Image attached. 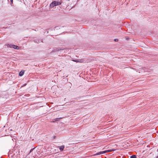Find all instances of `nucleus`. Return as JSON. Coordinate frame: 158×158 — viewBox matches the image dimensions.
<instances>
[{
  "instance_id": "1a4fd4ad",
  "label": "nucleus",
  "mask_w": 158,
  "mask_h": 158,
  "mask_svg": "<svg viewBox=\"0 0 158 158\" xmlns=\"http://www.w3.org/2000/svg\"><path fill=\"white\" fill-rule=\"evenodd\" d=\"M78 61L79 63H83L84 62L85 60L84 59H78Z\"/></svg>"
},
{
  "instance_id": "20e7f679",
  "label": "nucleus",
  "mask_w": 158,
  "mask_h": 158,
  "mask_svg": "<svg viewBox=\"0 0 158 158\" xmlns=\"http://www.w3.org/2000/svg\"><path fill=\"white\" fill-rule=\"evenodd\" d=\"M58 148H59L60 149V151H63L64 148V146L62 145L60 146H58Z\"/></svg>"
},
{
  "instance_id": "f257e3e1",
  "label": "nucleus",
  "mask_w": 158,
  "mask_h": 158,
  "mask_svg": "<svg viewBox=\"0 0 158 158\" xmlns=\"http://www.w3.org/2000/svg\"><path fill=\"white\" fill-rule=\"evenodd\" d=\"M61 4V2L54 1L52 2L50 5V7L51 8H53L55 6L57 5H60Z\"/></svg>"
},
{
  "instance_id": "9b49d317",
  "label": "nucleus",
  "mask_w": 158,
  "mask_h": 158,
  "mask_svg": "<svg viewBox=\"0 0 158 158\" xmlns=\"http://www.w3.org/2000/svg\"><path fill=\"white\" fill-rule=\"evenodd\" d=\"M131 158H136V157L135 155H133L131 156Z\"/></svg>"
},
{
  "instance_id": "6e6552de",
  "label": "nucleus",
  "mask_w": 158,
  "mask_h": 158,
  "mask_svg": "<svg viewBox=\"0 0 158 158\" xmlns=\"http://www.w3.org/2000/svg\"><path fill=\"white\" fill-rule=\"evenodd\" d=\"M13 48L15 49H19V47L17 46H16L15 45H14Z\"/></svg>"
},
{
  "instance_id": "4468645a",
  "label": "nucleus",
  "mask_w": 158,
  "mask_h": 158,
  "mask_svg": "<svg viewBox=\"0 0 158 158\" xmlns=\"http://www.w3.org/2000/svg\"><path fill=\"white\" fill-rule=\"evenodd\" d=\"M116 40H117V39H115V41H116Z\"/></svg>"
},
{
  "instance_id": "9d476101",
  "label": "nucleus",
  "mask_w": 158,
  "mask_h": 158,
  "mask_svg": "<svg viewBox=\"0 0 158 158\" xmlns=\"http://www.w3.org/2000/svg\"><path fill=\"white\" fill-rule=\"evenodd\" d=\"M13 46H14V45H11V44H8L7 45V47H9L11 48H13Z\"/></svg>"
},
{
  "instance_id": "f8f14e48",
  "label": "nucleus",
  "mask_w": 158,
  "mask_h": 158,
  "mask_svg": "<svg viewBox=\"0 0 158 158\" xmlns=\"http://www.w3.org/2000/svg\"><path fill=\"white\" fill-rule=\"evenodd\" d=\"M73 61L76 62H78V60H73Z\"/></svg>"
},
{
  "instance_id": "423d86ee",
  "label": "nucleus",
  "mask_w": 158,
  "mask_h": 158,
  "mask_svg": "<svg viewBox=\"0 0 158 158\" xmlns=\"http://www.w3.org/2000/svg\"><path fill=\"white\" fill-rule=\"evenodd\" d=\"M115 150V149H110V150H106V153L110 152L112 151H114Z\"/></svg>"
},
{
  "instance_id": "ddd939ff",
  "label": "nucleus",
  "mask_w": 158,
  "mask_h": 158,
  "mask_svg": "<svg viewBox=\"0 0 158 158\" xmlns=\"http://www.w3.org/2000/svg\"><path fill=\"white\" fill-rule=\"evenodd\" d=\"M10 2L12 4L13 3V0H10Z\"/></svg>"
},
{
  "instance_id": "2eb2a0df",
  "label": "nucleus",
  "mask_w": 158,
  "mask_h": 158,
  "mask_svg": "<svg viewBox=\"0 0 158 158\" xmlns=\"http://www.w3.org/2000/svg\"><path fill=\"white\" fill-rule=\"evenodd\" d=\"M156 158H158V156H157L156 157Z\"/></svg>"
},
{
  "instance_id": "0eeeda50",
  "label": "nucleus",
  "mask_w": 158,
  "mask_h": 158,
  "mask_svg": "<svg viewBox=\"0 0 158 158\" xmlns=\"http://www.w3.org/2000/svg\"><path fill=\"white\" fill-rule=\"evenodd\" d=\"M62 118H56L53 119L52 121L53 122H55L58 121L60 119Z\"/></svg>"
},
{
  "instance_id": "f03ea898",
  "label": "nucleus",
  "mask_w": 158,
  "mask_h": 158,
  "mask_svg": "<svg viewBox=\"0 0 158 158\" xmlns=\"http://www.w3.org/2000/svg\"><path fill=\"white\" fill-rule=\"evenodd\" d=\"M63 49H64L61 48H54L52 52H57V51H59L60 50H63Z\"/></svg>"
},
{
  "instance_id": "7ed1b4c3",
  "label": "nucleus",
  "mask_w": 158,
  "mask_h": 158,
  "mask_svg": "<svg viewBox=\"0 0 158 158\" xmlns=\"http://www.w3.org/2000/svg\"><path fill=\"white\" fill-rule=\"evenodd\" d=\"M106 153V150L105 151L100 152H97L95 154V155H101V154H103L104 153Z\"/></svg>"
},
{
  "instance_id": "39448f33",
  "label": "nucleus",
  "mask_w": 158,
  "mask_h": 158,
  "mask_svg": "<svg viewBox=\"0 0 158 158\" xmlns=\"http://www.w3.org/2000/svg\"><path fill=\"white\" fill-rule=\"evenodd\" d=\"M24 70H22L20 71L19 73V75L20 76H22L24 74Z\"/></svg>"
}]
</instances>
